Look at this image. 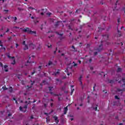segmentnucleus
<instances>
[{
	"instance_id": "de8ad7c7",
	"label": "nucleus",
	"mask_w": 125,
	"mask_h": 125,
	"mask_svg": "<svg viewBox=\"0 0 125 125\" xmlns=\"http://www.w3.org/2000/svg\"><path fill=\"white\" fill-rule=\"evenodd\" d=\"M8 32H9V29L7 28V30L6 31V33H8Z\"/></svg>"
},
{
	"instance_id": "ddd939ff",
	"label": "nucleus",
	"mask_w": 125,
	"mask_h": 125,
	"mask_svg": "<svg viewBox=\"0 0 125 125\" xmlns=\"http://www.w3.org/2000/svg\"><path fill=\"white\" fill-rule=\"evenodd\" d=\"M20 110L21 112H23V113H25V112H26V110H23V107H22V106L20 107Z\"/></svg>"
},
{
	"instance_id": "412c9836",
	"label": "nucleus",
	"mask_w": 125,
	"mask_h": 125,
	"mask_svg": "<svg viewBox=\"0 0 125 125\" xmlns=\"http://www.w3.org/2000/svg\"><path fill=\"white\" fill-rule=\"evenodd\" d=\"M99 30L98 31V33L100 32V31H102V30H104L103 28H101V27H98Z\"/></svg>"
},
{
	"instance_id": "f257e3e1",
	"label": "nucleus",
	"mask_w": 125,
	"mask_h": 125,
	"mask_svg": "<svg viewBox=\"0 0 125 125\" xmlns=\"http://www.w3.org/2000/svg\"><path fill=\"white\" fill-rule=\"evenodd\" d=\"M23 32L24 33H27V34H30V35H35L36 36H37V32L36 31H33L30 28L26 27L25 28H24L22 29Z\"/></svg>"
},
{
	"instance_id": "0eeeda50",
	"label": "nucleus",
	"mask_w": 125,
	"mask_h": 125,
	"mask_svg": "<svg viewBox=\"0 0 125 125\" xmlns=\"http://www.w3.org/2000/svg\"><path fill=\"white\" fill-rule=\"evenodd\" d=\"M8 66L7 65H5L3 67H2V70H4L5 72H8Z\"/></svg>"
},
{
	"instance_id": "20e7f679",
	"label": "nucleus",
	"mask_w": 125,
	"mask_h": 125,
	"mask_svg": "<svg viewBox=\"0 0 125 125\" xmlns=\"http://www.w3.org/2000/svg\"><path fill=\"white\" fill-rule=\"evenodd\" d=\"M36 10V12H37V13H40V12H41V11L42 12L41 13V15H43L45 13V12H46L47 10L46 9H42L41 10Z\"/></svg>"
},
{
	"instance_id": "f8f14e48",
	"label": "nucleus",
	"mask_w": 125,
	"mask_h": 125,
	"mask_svg": "<svg viewBox=\"0 0 125 125\" xmlns=\"http://www.w3.org/2000/svg\"><path fill=\"white\" fill-rule=\"evenodd\" d=\"M9 92L11 93L13 91V88H12V87L10 86L9 88Z\"/></svg>"
},
{
	"instance_id": "ea45409f",
	"label": "nucleus",
	"mask_w": 125,
	"mask_h": 125,
	"mask_svg": "<svg viewBox=\"0 0 125 125\" xmlns=\"http://www.w3.org/2000/svg\"><path fill=\"white\" fill-rule=\"evenodd\" d=\"M39 71H41V69H42V65L39 66Z\"/></svg>"
},
{
	"instance_id": "f704fd0d",
	"label": "nucleus",
	"mask_w": 125,
	"mask_h": 125,
	"mask_svg": "<svg viewBox=\"0 0 125 125\" xmlns=\"http://www.w3.org/2000/svg\"><path fill=\"white\" fill-rule=\"evenodd\" d=\"M34 22L35 24H37V23H39V21L34 20Z\"/></svg>"
},
{
	"instance_id": "aec40b11",
	"label": "nucleus",
	"mask_w": 125,
	"mask_h": 125,
	"mask_svg": "<svg viewBox=\"0 0 125 125\" xmlns=\"http://www.w3.org/2000/svg\"><path fill=\"white\" fill-rule=\"evenodd\" d=\"M52 64H53L52 62H51L50 61H49L48 63V66H50L51 65H52Z\"/></svg>"
},
{
	"instance_id": "bb28decb",
	"label": "nucleus",
	"mask_w": 125,
	"mask_h": 125,
	"mask_svg": "<svg viewBox=\"0 0 125 125\" xmlns=\"http://www.w3.org/2000/svg\"><path fill=\"white\" fill-rule=\"evenodd\" d=\"M18 10L19 11H22V10H23V9L21 8H18Z\"/></svg>"
},
{
	"instance_id": "09e8293b",
	"label": "nucleus",
	"mask_w": 125,
	"mask_h": 125,
	"mask_svg": "<svg viewBox=\"0 0 125 125\" xmlns=\"http://www.w3.org/2000/svg\"><path fill=\"white\" fill-rule=\"evenodd\" d=\"M62 90H64L65 89V87H62L61 88Z\"/></svg>"
},
{
	"instance_id": "b1692460",
	"label": "nucleus",
	"mask_w": 125,
	"mask_h": 125,
	"mask_svg": "<svg viewBox=\"0 0 125 125\" xmlns=\"http://www.w3.org/2000/svg\"><path fill=\"white\" fill-rule=\"evenodd\" d=\"M115 99H116L117 100H120V98H119L118 96H115Z\"/></svg>"
},
{
	"instance_id": "c85d7f7f",
	"label": "nucleus",
	"mask_w": 125,
	"mask_h": 125,
	"mask_svg": "<svg viewBox=\"0 0 125 125\" xmlns=\"http://www.w3.org/2000/svg\"><path fill=\"white\" fill-rule=\"evenodd\" d=\"M28 108V105L27 104L25 105L23 107V109H27Z\"/></svg>"
},
{
	"instance_id": "e2e57ef3",
	"label": "nucleus",
	"mask_w": 125,
	"mask_h": 125,
	"mask_svg": "<svg viewBox=\"0 0 125 125\" xmlns=\"http://www.w3.org/2000/svg\"><path fill=\"white\" fill-rule=\"evenodd\" d=\"M45 80H43V81H42V83H45Z\"/></svg>"
},
{
	"instance_id": "338daca9",
	"label": "nucleus",
	"mask_w": 125,
	"mask_h": 125,
	"mask_svg": "<svg viewBox=\"0 0 125 125\" xmlns=\"http://www.w3.org/2000/svg\"><path fill=\"white\" fill-rule=\"evenodd\" d=\"M51 107H52L53 106V103H51L50 104Z\"/></svg>"
},
{
	"instance_id": "4468645a",
	"label": "nucleus",
	"mask_w": 125,
	"mask_h": 125,
	"mask_svg": "<svg viewBox=\"0 0 125 125\" xmlns=\"http://www.w3.org/2000/svg\"><path fill=\"white\" fill-rule=\"evenodd\" d=\"M27 49H29V47H28V45H25L24 48H23V50H27Z\"/></svg>"
},
{
	"instance_id": "a18cd8bd",
	"label": "nucleus",
	"mask_w": 125,
	"mask_h": 125,
	"mask_svg": "<svg viewBox=\"0 0 125 125\" xmlns=\"http://www.w3.org/2000/svg\"><path fill=\"white\" fill-rule=\"evenodd\" d=\"M52 45H51V44H50V45L49 46V45H47V47H48V48H51L52 47Z\"/></svg>"
},
{
	"instance_id": "6ab92c4d",
	"label": "nucleus",
	"mask_w": 125,
	"mask_h": 125,
	"mask_svg": "<svg viewBox=\"0 0 125 125\" xmlns=\"http://www.w3.org/2000/svg\"><path fill=\"white\" fill-rule=\"evenodd\" d=\"M58 74H59V71H57L56 72L54 73L52 75H54L55 76H56L57 75H58Z\"/></svg>"
},
{
	"instance_id": "4d7b16f0",
	"label": "nucleus",
	"mask_w": 125,
	"mask_h": 125,
	"mask_svg": "<svg viewBox=\"0 0 125 125\" xmlns=\"http://www.w3.org/2000/svg\"><path fill=\"white\" fill-rule=\"evenodd\" d=\"M66 76H63V77H62V79H63V80H65V79H66Z\"/></svg>"
},
{
	"instance_id": "3c124183",
	"label": "nucleus",
	"mask_w": 125,
	"mask_h": 125,
	"mask_svg": "<svg viewBox=\"0 0 125 125\" xmlns=\"http://www.w3.org/2000/svg\"><path fill=\"white\" fill-rule=\"evenodd\" d=\"M74 67L78 66V63H74Z\"/></svg>"
},
{
	"instance_id": "c03bdc74",
	"label": "nucleus",
	"mask_w": 125,
	"mask_h": 125,
	"mask_svg": "<svg viewBox=\"0 0 125 125\" xmlns=\"http://www.w3.org/2000/svg\"><path fill=\"white\" fill-rule=\"evenodd\" d=\"M18 46H19V44H18V43H16V48H17V47H18Z\"/></svg>"
},
{
	"instance_id": "f03ea898",
	"label": "nucleus",
	"mask_w": 125,
	"mask_h": 125,
	"mask_svg": "<svg viewBox=\"0 0 125 125\" xmlns=\"http://www.w3.org/2000/svg\"><path fill=\"white\" fill-rule=\"evenodd\" d=\"M102 42H103V41H101V44L99 46V47H95L94 48V50H95L97 52H95L94 53V55H97L98 54V52H100V51H102V50L103 49V44H102Z\"/></svg>"
},
{
	"instance_id": "39448f33",
	"label": "nucleus",
	"mask_w": 125,
	"mask_h": 125,
	"mask_svg": "<svg viewBox=\"0 0 125 125\" xmlns=\"http://www.w3.org/2000/svg\"><path fill=\"white\" fill-rule=\"evenodd\" d=\"M102 37L104 42H107V41H108V39H109V35H103Z\"/></svg>"
},
{
	"instance_id": "8fccbe9b",
	"label": "nucleus",
	"mask_w": 125,
	"mask_h": 125,
	"mask_svg": "<svg viewBox=\"0 0 125 125\" xmlns=\"http://www.w3.org/2000/svg\"><path fill=\"white\" fill-rule=\"evenodd\" d=\"M94 110L95 111H97V105L95 107V108H94Z\"/></svg>"
},
{
	"instance_id": "7ed1b4c3",
	"label": "nucleus",
	"mask_w": 125,
	"mask_h": 125,
	"mask_svg": "<svg viewBox=\"0 0 125 125\" xmlns=\"http://www.w3.org/2000/svg\"><path fill=\"white\" fill-rule=\"evenodd\" d=\"M7 56L9 59H13V62H11L12 65H15V64H16V61L14 59L15 57L10 56V54L9 53L7 54Z\"/></svg>"
},
{
	"instance_id": "7c9ffc66",
	"label": "nucleus",
	"mask_w": 125,
	"mask_h": 125,
	"mask_svg": "<svg viewBox=\"0 0 125 125\" xmlns=\"http://www.w3.org/2000/svg\"><path fill=\"white\" fill-rule=\"evenodd\" d=\"M117 32H118V33H121V31H120V30H119V25H118V26H117Z\"/></svg>"
},
{
	"instance_id": "2eb2a0df",
	"label": "nucleus",
	"mask_w": 125,
	"mask_h": 125,
	"mask_svg": "<svg viewBox=\"0 0 125 125\" xmlns=\"http://www.w3.org/2000/svg\"><path fill=\"white\" fill-rule=\"evenodd\" d=\"M21 76H22V74H18L17 76V78H18V79H19V80H20V81H21V80L20 79H21L20 78V77H21Z\"/></svg>"
},
{
	"instance_id": "864d4df0",
	"label": "nucleus",
	"mask_w": 125,
	"mask_h": 125,
	"mask_svg": "<svg viewBox=\"0 0 125 125\" xmlns=\"http://www.w3.org/2000/svg\"><path fill=\"white\" fill-rule=\"evenodd\" d=\"M93 69V66H90V69L92 70Z\"/></svg>"
},
{
	"instance_id": "6e6d98bb",
	"label": "nucleus",
	"mask_w": 125,
	"mask_h": 125,
	"mask_svg": "<svg viewBox=\"0 0 125 125\" xmlns=\"http://www.w3.org/2000/svg\"><path fill=\"white\" fill-rule=\"evenodd\" d=\"M47 15H49V16L50 15H51V13H47Z\"/></svg>"
},
{
	"instance_id": "a19ab883",
	"label": "nucleus",
	"mask_w": 125,
	"mask_h": 125,
	"mask_svg": "<svg viewBox=\"0 0 125 125\" xmlns=\"http://www.w3.org/2000/svg\"><path fill=\"white\" fill-rule=\"evenodd\" d=\"M122 81L123 82V83H125V78H122Z\"/></svg>"
},
{
	"instance_id": "79ce46f5",
	"label": "nucleus",
	"mask_w": 125,
	"mask_h": 125,
	"mask_svg": "<svg viewBox=\"0 0 125 125\" xmlns=\"http://www.w3.org/2000/svg\"><path fill=\"white\" fill-rule=\"evenodd\" d=\"M11 39H12L11 37H8V41H11Z\"/></svg>"
},
{
	"instance_id": "5fc2aeb1",
	"label": "nucleus",
	"mask_w": 125,
	"mask_h": 125,
	"mask_svg": "<svg viewBox=\"0 0 125 125\" xmlns=\"http://www.w3.org/2000/svg\"><path fill=\"white\" fill-rule=\"evenodd\" d=\"M56 50H57V47L56 48V50L54 51V54H55V53H56Z\"/></svg>"
},
{
	"instance_id": "680f3d73",
	"label": "nucleus",
	"mask_w": 125,
	"mask_h": 125,
	"mask_svg": "<svg viewBox=\"0 0 125 125\" xmlns=\"http://www.w3.org/2000/svg\"><path fill=\"white\" fill-rule=\"evenodd\" d=\"M71 91H72V92H74V91H75V89H74V88H73V89L71 90Z\"/></svg>"
},
{
	"instance_id": "774afa93",
	"label": "nucleus",
	"mask_w": 125,
	"mask_h": 125,
	"mask_svg": "<svg viewBox=\"0 0 125 125\" xmlns=\"http://www.w3.org/2000/svg\"><path fill=\"white\" fill-rule=\"evenodd\" d=\"M30 119H31V120H32V119H34V117H33V116H31L30 117Z\"/></svg>"
},
{
	"instance_id": "dca6fc26",
	"label": "nucleus",
	"mask_w": 125,
	"mask_h": 125,
	"mask_svg": "<svg viewBox=\"0 0 125 125\" xmlns=\"http://www.w3.org/2000/svg\"><path fill=\"white\" fill-rule=\"evenodd\" d=\"M2 89H3L4 90H7L8 89V88H7V87H6V86H3L2 87Z\"/></svg>"
},
{
	"instance_id": "4c0bfd02",
	"label": "nucleus",
	"mask_w": 125,
	"mask_h": 125,
	"mask_svg": "<svg viewBox=\"0 0 125 125\" xmlns=\"http://www.w3.org/2000/svg\"><path fill=\"white\" fill-rule=\"evenodd\" d=\"M13 29H19V27H17V26H14Z\"/></svg>"
},
{
	"instance_id": "69168bd1",
	"label": "nucleus",
	"mask_w": 125,
	"mask_h": 125,
	"mask_svg": "<svg viewBox=\"0 0 125 125\" xmlns=\"http://www.w3.org/2000/svg\"><path fill=\"white\" fill-rule=\"evenodd\" d=\"M0 37L1 38H2V37H3V34L0 35Z\"/></svg>"
},
{
	"instance_id": "6e6552de",
	"label": "nucleus",
	"mask_w": 125,
	"mask_h": 125,
	"mask_svg": "<svg viewBox=\"0 0 125 125\" xmlns=\"http://www.w3.org/2000/svg\"><path fill=\"white\" fill-rule=\"evenodd\" d=\"M68 111V106H66L64 108V115H66L67 114V112Z\"/></svg>"
},
{
	"instance_id": "49530a36",
	"label": "nucleus",
	"mask_w": 125,
	"mask_h": 125,
	"mask_svg": "<svg viewBox=\"0 0 125 125\" xmlns=\"http://www.w3.org/2000/svg\"><path fill=\"white\" fill-rule=\"evenodd\" d=\"M52 37H54V35H52L49 36V38L50 39V38H52Z\"/></svg>"
},
{
	"instance_id": "9d476101",
	"label": "nucleus",
	"mask_w": 125,
	"mask_h": 125,
	"mask_svg": "<svg viewBox=\"0 0 125 125\" xmlns=\"http://www.w3.org/2000/svg\"><path fill=\"white\" fill-rule=\"evenodd\" d=\"M125 91V87L123 88L122 89L120 88L117 89V91H118V92H120L121 91Z\"/></svg>"
},
{
	"instance_id": "0e129e2a",
	"label": "nucleus",
	"mask_w": 125,
	"mask_h": 125,
	"mask_svg": "<svg viewBox=\"0 0 125 125\" xmlns=\"http://www.w3.org/2000/svg\"><path fill=\"white\" fill-rule=\"evenodd\" d=\"M44 115H46V116H48V113H44Z\"/></svg>"
},
{
	"instance_id": "c756f323",
	"label": "nucleus",
	"mask_w": 125,
	"mask_h": 125,
	"mask_svg": "<svg viewBox=\"0 0 125 125\" xmlns=\"http://www.w3.org/2000/svg\"><path fill=\"white\" fill-rule=\"evenodd\" d=\"M36 70H34L33 72H31V75L32 76H33V75H34V74H36Z\"/></svg>"
},
{
	"instance_id": "37998d69",
	"label": "nucleus",
	"mask_w": 125,
	"mask_h": 125,
	"mask_svg": "<svg viewBox=\"0 0 125 125\" xmlns=\"http://www.w3.org/2000/svg\"><path fill=\"white\" fill-rule=\"evenodd\" d=\"M89 63H91V62H92V59H90L89 60Z\"/></svg>"
},
{
	"instance_id": "f3484780",
	"label": "nucleus",
	"mask_w": 125,
	"mask_h": 125,
	"mask_svg": "<svg viewBox=\"0 0 125 125\" xmlns=\"http://www.w3.org/2000/svg\"><path fill=\"white\" fill-rule=\"evenodd\" d=\"M117 72L119 73V72H122V68H118L117 70Z\"/></svg>"
},
{
	"instance_id": "393cba45",
	"label": "nucleus",
	"mask_w": 125,
	"mask_h": 125,
	"mask_svg": "<svg viewBox=\"0 0 125 125\" xmlns=\"http://www.w3.org/2000/svg\"><path fill=\"white\" fill-rule=\"evenodd\" d=\"M28 9H32V10H35V8L33 7H29L28 8Z\"/></svg>"
},
{
	"instance_id": "052dcab7",
	"label": "nucleus",
	"mask_w": 125,
	"mask_h": 125,
	"mask_svg": "<svg viewBox=\"0 0 125 125\" xmlns=\"http://www.w3.org/2000/svg\"><path fill=\"white\" fill-rule=\"evenodd\" d=\"M44 106L45 108H46V104H44Z\"/></svg>"
},
{
	"instance_id": "cd10ccee",
	"label": "nucleus",
	"mask_w": 125,
	"mask_h": 125,
	"mask_svg": "<svg viewBox=\"0 0 125 125\" xmlns=\"http://www.w3.org/2000/svg\"><path fill=\"white\" fill-rule=\"evenodd\" d=\"M96 87V84L95 83L93 86V91H95V87Z\"/></svg>"
},
{
	"instance_id": "c9c22d12",
	"label": "nucleus",
	"mask_w": 125,
	"mask_h": 125,
	"mask_svg": "<svg viewBox=\"0 0 125 125\" xmlns=\"http://www.w3.org/2000/svg\"><path fill=\"white\" fill-rule=\"evenodd\" d=\"M0 66H1L2 68H3V64L1 62H0Z\"/></svg>"
},
{
	"instance_id": "58836bf2",
	"label": "nucleus",
	"mask_w": 125,
	"mask_h": 125,
	"mask_svg": "<svg viewBox=\"0 0 125 125\" xmlns=\"http://www.w3.org/2000/svg\"><path fill=\"white\" fill-rule=\"evenodd\" d=\"M89 96H88V97H87V102L88 103H89Z\"/></svg>"
},
{
	"instance_id": "9b49d317",
	"label": "nucleus",
	"mask_w": 125,
	"mask_h": 125,
	"mask_svg": "<svg viewBox=\"0 0 125 125\" xmlns=\"http://www.w3.org/2000/svg\"><path fill=\"white\" fill-rule=\"evenodd\" d=\"M59 23H62V21H58L55 24V27L56 28V27H57V26H58L59 25Z\"/></svg>"
},
{
	"instance_id": "4be33fe9",
	"label": "nucleus",
	"mask_w": 125,
	"mask_h": 125,
	"mask_svg": "<svg viewBox=\"0 0 125 125\" xmlns=\"http://www.w3.org/2000/svg\"><path fill=\"white\" fill-rule=\"evenodd\" d=\"M53 88V87H51V86H49L48 87L49 88V91H51L52 90V88Z\"/></svg>"
},
{
	"instance_id": "a878e982",
	"label": "nucleus",
	"mask_w": 125,
	"mask_h": 125,
	"mask_svg": "<svg viewBox=\"0 0 125 125\" xmlns=\"http://www.w3.org/2000/svg\"><path fill=\"white\" fill-rule=\"evenodd\" d=\"M12 18L13 19H14V21H16V20H17V17H12Z\"/></svg>"
},
{
	"instance_id": "a211bd4d",
	"label": "nucleus",
	"mask_w": 125,
	"mask_h": 125,
	"mask_svg": "<svg viewBox=\"0 0 125 125\" xmlns=\"http://www.w3.org/2000/svg\"><path fill=\"white\" fill-rule=\"evenodd\" d=\"M108 82H109V83H114V80H109Z\"/></svg>"
},
{
	"instance_id": "72a5a7b5",
	"label": "nucleus",
	"mask_w": 125,
	"mask_h": 125,
	"mask_svg": "<svg viewBox=\"0 0 125 125\" xmlns=\"http://www.w3.org/2000/svg\"><path fill=\"white\" fill-rule=\"evenodd\" d=\"M0 49H1H1H3V50H4V51H5V50H6L5 47H1V48H0Z\"/></svg>"
},
{
	"instance_id": "bf43d9fd",
	"label": "nucleus",
	"mask_w": 125,
	"mask_h": 125,
	"mask_svg": "<svg viewBox=\"0 0 125 125\" xmlns=\"http://www.w3.org/2000/svg\"><path fill=\"white\" fill-rule=\"evenodd\" d=\"M24 125H28V122H26L25 124V123H24Z\"/></svg>"
},
{
	"instance_id": "2f4dec72",
	"label": "nucleus",
	"mask_w": 125,
	"mask_h": 125,
	"mask_svg": "<svg viewBox=\"0 0 125 125\" xmlns=\"http://www.w3.org/2000/svg\"><path fill=\"white\" fill-rule=\"evenodd\" d=\"M22 44H23V45H26V41H23L22 42Z\"/></svg>"
},
{
	"instance_id": "423d86ee",
	"label": "nucleus",
	"mask_w": 125,
	"mask_h": 125,
	"mask_svg": "<svg viewBox=\"0 0 125 125\" xmlns=\"http://www.w3.org/2000/svg\"><path fill=\"white\" fill-rule=\"evenodd\" d=\"M53 118L54 119L55 122L56 124H58L59 123V120H58V117L56 116H54L53 117Z\"/></svg>"
},
{
	"instance_id": "603ef678",
	"label": "nucleus",
	"mask_w": 125,
	"mask_h": 125,
	"mask_svg": "<svg viewBox=\"0 0 125 125\" xmlns=\"http://www.w3.org/2000/svg\"><path fill=\"white\" fill-rule=\"evenodd\" d=\"M54 96H59V95L56 94H54Z\"/></svg>"
},
{
	"instance_id": "473e14b6",
	"label": "nucleus",
	"mask_w": 125,
	"mask_h": 125,
	"mask_svg": "<svg viewBox=\"0 0 125 125\" xmlns=\"http://www.w3.org/2000/svg\"><path fill=\"white\" fill-rule=\"evenodd\" d=\"M56 34H57V35H59L61 37H62L63 36V34H59V32H56Z\"/></svg>"
},
{
	"instance_id": "1a4fd4ad",
	"label": "nucleus",
	"mask_w": 125,
	"mask_h": 125,
	"mask_svg": "<svg viewBox=\"0 0 125 125\" xmlns=\"http://www.w3.org/2000/svg\"><path fill=\"white\" fill-rule=\"evenodd\" d=\"M30 82L31 83V85L30 86H29V85L27 86L28 88H31V87H32V86H33V84L35 83V81L33 82V81L30 80Z\"/></svg>"
},
{
	"instance_id": "e433bc0d",
	"label": "nucleus",
	"mask_w": 125,
	"mask_h": 125,
	"mask_svg": "<svg viewBox=\"0 0 125 125\" xmlns=\"http://www.w3.org/2000/svg\"><path fill=\"white\" fill-rule=\"evenodd\" d=\"M72 48H73V49H74V51H76V48H75L74 46H72Z\"/></svg>"
},
{
	"instance_id": "13d9d810",
	"label": "nucleus",
	"mask_w": 125,
	"mask_h": 125,
	"mask_svg": "<svg viewBox=\"0 0 125 125\" xmlns=\"http://www.w3.org/2000/svg\"><path fill=\"white\" fill-rule=\"evenodd\" d=\"M117 22L118 23H120V19H118Z\"/></svg>"
},
{
	"instance_id": "5701e85b",
	"label": "nucleus",
	"mask_w": 125,
	"mask_h": 125,
	"mask_svg": "<svg viewBox=\"0 0 125 125\" xmlns=\"http://www.w3.org/2000/svg\"><path fill=\"white\" fill-rule=\"evenodd\" d=\"M82 79H83V75H81L80 77L79 78V82L82 81Z\"/></svg>"
}]
</instances>
